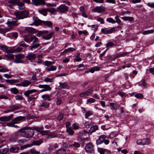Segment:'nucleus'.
<instances>
[{
  "label": "nucleus",
  "instance_id": "48",
  "mask_svg": "<svg viewBox=\"0 0 154 154\" xmlns=\"http://www.w3.org/2000/svg\"><path fill=\"white\" fill-rule=\"evenodd\" d=\"M44 88L45 91H50L52 89L50 85H45Z\"/></svg>",
  "mask_w": 154,
  "mask_h": 154
},
{
  "label": "nucleus",
  "instance_id": "2",
  "mask_svg": "<svg viewBox=\"0 0 154 154\" xmlns=\"http://www.w3.org/2000/svg\"><path fill=\"white\" fill-rule=\"evenodd\" d=\"M37 92V90L33 89L25 91L23 93V94L26 97H27V101L29 102L32 100H35L37 98V94H32L34 93Z\"/></svg>",
  "mask_w": 154,
  "mask_h": 154
},
{
  "label": "nucleus",
  "instance_id": "43",
  "mask_svg": "<svg viewBox=\"0 0 154 154\" xmlns=\"http://www.w3.org/2000/svg\"><path fill=\"white\" fill-rule=\"evenodd\" d=\"M19 1L20 0H9L8 3L12 5H16Z\"/></svg>",
  "mask_w": 154,
  "mask_h": 154
},
{
  "label": "nucleus",
  "instance_id": "14",
  "mask_svg": "<svg viewBox=\"0 0 154 154\" xmlns=\"http://www.w3.org/2000/svg\"><path fill=\"white\" fill-rule=\"evenodd\" d=\"M46 35H44L42 36L43 38L49 40L51 38L52 36L54 35V32L53 31L50 32L49 33L47 34Z\"/></svg>",
  "mask_w": 154,
  "mask_h": 154
},
{
  "label": "nucleus",
  "instance_id": "57",
  "mask_svg": "<svg viewBox=\"0 0 154 154\" xmlns=\"http://www.w3.org/2000/svg\"><path fill=\"white\" fill-rule=\"evenodd\" d=\"M92 115V113L90 111H87L85 112V118L86 119H87L89 116Z\"/></svg>",
  "mask_w": 154,
  "mask_h": 154
},
{
  "label": "nucleus",
  "instance_id": "37",
  "mask_svg": "<svg viewBox=\"0 0 154 154\" xmlns=\"http://www.w3.org/2000/svg\"><path fill=\"white\" fill-rule=\"evenodd\" d=\"M13 116L12 114L8 116H4L5 122H8L12 119Z\"/></svg>",
  "mask_w": 154,
  "mask_h": 154
},
{
  "label": "nucleus",
  "instance_id": "60",
  "mask_svg": "<svg viewBox=\"0 0 154 154\" xmlns=\"http://www.w3.org/2000/svg\"><path fill=\"white\" fill-rule=\"evenodd\" d=\"M114 45V44L112 42H108L106 44V47H109V48H112Z\"/></svg>",
  "mask_w": 154,
  "mask_h": 154
},
{
  "label": "nucleus",
  "instance_id": "17",
  "mask_svg": "<svg viewBox=\"0 0 154 154\" xmlns=\"http://www.w3.org/2000/svg\"><path fill=\"white\" fill-rule=\"evenodd\" d=\"M25 119V117L24 116H18L14 118L13 120L14 123L16 124L19 123L20 121Z\"/></svg>",
  "mask_w": 154,
  "mask_h": 154
},
{
  "label": "nucleus",
  "instance_id": "59",
  "mask_svg": "<svg viewBox=\"0 0 154 154\" xmlns=\"http://www.w3.org/2000/svg\"><path fill=\"white\" fill-rule=\"evenodd\" d=\"M72 129L74 130H76L79 128V126L77 123H74L72 125Z\"/></svg>",
  "mask_w": 154,
  "mask_h": 154
},
{
  "label": "nucleus",
  "instance_id": "21",
  "mask_svg": "<svg viewBox=\"0 0 154 154\" xmlns=\"http://www.w3.org/2000/svg\"><path fill=\"white\" fill-rule=\"evenodd\" d=\"M22 108V106L20 104H18L17 105H13L12 106H10L9 108H12L11 110L13 111H14L16 110H18Z\"/></svg>",
  "mask_w": 154,
  "mask_h": 154
},
{
  "label": "nucleus",
  "instance_id": "44",
  "mask_svg": "<svg viewBox=\"0 0 154 154\" xmlns=\"http://www.w3.org/2000/svg\"><path fill=\"white\" fill-rule=\"evenodd\" d=\"M97 150L100 154H104L106 149H103L101 148L98 147Z\"/></svg>",
  "mask_w": 154,
  "mask_h": 154
},
{
  "label": "nucleus",
  "instance_id": "53",
  "mask_svg": "<svg viewBox=\"0 0 154 154\" xmlns=\"http://www.w3.org/2000/svg\"><path fill=\"white\" fill-rule=\"evenodd\" d=\"M50 132V130H46V131H42V130L40 133L43 136V135H47V134H48Z\"/></svg>",
  "mask_w": 154,
  "mask_h": 154
},
{
  "label": "nucleus",
  "instance_id": "28",
  "mask_svg": "<svg viewBox=\"0 0 154 154\" xmlns=\"http://www.w3.org/2000/svg\"><path fill=\"white\" fill-rule=\"evenodd\" d=\"M22 86L26 87L28 86L31 83L28 80H24L22 82Z\"/></svg>",
  "mask_w": 154,
  "mask_h": 154
},
{
  "label": "nucleus",
  "instance_id": "25",
  "mask_svg": "<svg viewBox=\"0 0 154 154\" xmlns=\"http://www.w3.org/2000/svg\"><path fill=\"white\" fill-rule=\"evenodd\" d=\"M116 58L115 57L114 58L113 57L110 55L107 56L106 57H105V60L108 62L111 61L113 60H115Z\"/></svg>",
  "mask_w": 154,
  "mask_h": 154
},
{
  "label": "nucleus",
  "instance_id": "63",
  "mask_svg": "<svg viewBox=\"0 0 154 154\" xmlns=\"http://www.w3.org/2000/svg\"><path fill=\"white\" fill-rule=\"evenodd\" d=\"M93 90L92 89H90L85 91L86 93L88 94V96L92 94L93 92Z\"/></svg>",
  "mask_w": 154,
  "mask_h": 154
},
{
  "label": "nucleus",
  "instance_id": "46",
  "mask_svg": "<svg viewBox=\"0 0 154 154\" xmlns=\"http://www.w3.org/2000/svg\"><path fill=\"white\" fill-rule=\"evenodd\" d=\"M154 32V31L153 29L145 30L143 32L142 34L143 35H147L149 34L152 33Z\"/></svg>",
  "mask_w": 154,
  "mask_h": 154
},
{
  "label": "nucleus",
  "instance_id": "30",
  "mask_svg": "<svg viewBox=\"0 0 154 154\" xmlns=\"http://www.w3.org/2000/svg\"><path fill=\"white\" fill-rule=\"evenodd\" d=\"M55 153L56 154H66V150L63 149H59Z\"/></svg>",
  "mask_w": 154,
  "mask_h": 154
},
{
  "label": "nucleus",
  "instance_id": "5",
  "mask_svg": "<svg viewBox=\"0 0 154 154\" xmlns=\"http://www.w3.org/2000/svg\"><path fill=\"white\" fill-rule=\"evenodd\" d=\"M85 150L86 152L89 154H95L94 146L92 143H88L85 147Z\"/></svg>",
  "mask_w": 154,
  "mask_h": 154
},
{
  "label": "nucleus",
  "instance_id": "54",
  "mask_svg": "<svg viewBox=\"0 0 154 154\" xmlns=\"http://www.w3.org/2000/svg\"><path fill=\"white\" fill-rule=\"evenodd\" d=\"M5 57H7L9 59L12 60L14 59V55L12 54H8L5 55Z\"/></svg>",
  "mask_w": 154,
  "mask_h": 154
},
{
  "label": "nucleus",
  "instance_id": "13",
  "mask_svg": "<svg viewBox=\"0 0 154 154\" xmlns=\"http://www.w3.org/2000/svg\"><path fill=\"white\" fill-rule=\"evenodd\" d=\"M106 136L104 135H100L99 137V138L97 140L96 143L97 145L103 143L104 141V140L106 138Z\"/></svg>",
  "mask_w": 154,
  "mask_h": 154
},
{
  "label": "nucleus",
  "instance_id": "19",
  "mask_svg": "<svg viewBox=\"0 0 154 154\" xmlns=\"http://www.w3.org/2000/svg\"><path fill=\"white\" fill-rule=\"evenodd\" d=\"M42 22V25H44L45 26L50 27H52V23L50 21H43Z\"/></svg>",
  "mask_w": 154,
  "mask_h": 154
},
{
  "label": "nucleus",
  "instance_id": "34",
  "mask_svg": "<svg viewBox=\"0 0 154 154\" xmlns=\"http://www.w3.org/2000/svg\"><path fill=\"white\" fill-rule=\"evenodd\" d=\"M72 147L74 148L75 149L79 148L80 146V144L77 142H73L72 143Z\"/></svg>",
  "mask_w": 154,
  "mask_h": 154
},
{
  "label": "nucleus",
  "instance_id": "4",
  "mask_svg": "<svg viewBox=\"0 0 154 154\" xmlns=\"http://www.w3.org/2000/svg\"><path fill=\"white\" fill-rule=\"evenodd\" d=\"M98 127L97 125L94 126H91L90 127V129L89 130V132H88L85 130H84L83 131H81L79 133V136L81 137L82 136H85L86 134H91L92 133L95 132L96 131L98 130Z\"/></svg>",
  "mask_w": 154,
  "mask_h": 154
},
{
  "label": "nucleus",
  "instance_id": "38",
  "mask_svg": "<svg viewBox=\"0 0 154 154\" xmlns=\"http://www.w3.org/2000/svg\"><path fill=\"white\" fill-rule=\"evenodd\" d=\"M76 50L75 49L72 48H68L65 49L64 50V52H65V54L68 52H71L72 51H75Z\"/></svg>",
  "mask_w": 154,
  "mask_h": 154
},
{
  "label": "nucleus",
  "instance_id": "12",
  "mask_svg": "<svg viewBox=\"0 0 154 154\" xmlns=\"http://www.w3.org/2000/svg\"><path fill=\"white\" fill-rule=\"evenodd\" d=\"M24 31L26 33L29 34H33L36 32V30L32 27H26Z\"/></svg>",
  "mask_w": 154,
  "mask_h": 154
},
{
  "label": "nucleus",
  "instance_id": "1",
  "mask_svg": "<svg viewBox=\"0 0 154 154\" xmlns=\"http://www.w3.org/2000/svg\"><path fill=\"white\" fill-rule=\"evenodd\" d=\"M19 133H21L22 137L27 138H31L34 134V131L32 128L27 126L23 127L19 129L14 134L16 136H17V134Z\"/></svg>",
  "mask_w": 154,
  "mask_h": 154
},
{
  "label": "nucleus",
  "instance_id": "32",
  "mask_svg": "<svg viewBox=\"0 0 154 154\" xmlns=\"http://www.w3.org/2000/svg\"><path fill=\"white\" fill-rule=\"evenodd\" d=\"M57 69V67L56 66H54L51 65L49 68H46V70L47 72H49L50 71H55Z\"/></svg>",
  "mask_w": 154,
  "mask_h": 154
},
{
  "label": "nucleus",
  "instance_id": "35",
  "mask_svg": "<svg viewBox=\"0 0 154 154\" xmlns=\"http://www.w3.org/2000/svg\"><path fill=\"white\" fill-rule=\"evenodd\" d=\"M110 105L111 109H113L114 110L116 109L118 107H119V105H117L114 103H110Z\"/></svg>",
  "mask_w": 154,
  "mask_h": 154
},
{
  "label": "nucleus",
  "instance_id": "51",
  "mask_svg": "<svg viewBox=\"0 0 154 154\" xmlns=\"http://www.w3.org/2000/svg\"><path fill=\"white\" fill-rule=\"evenodd\" d=\"M106 21L112 23L113 24L116 23V21L111 18H108L106 19Z\"/></svg>",
  "mask_w": 154,
  "mask_h": 154
},
{
  "label": "nucleus",
  "instance_id": "36",
  "mask_svg": "<svg viewBox=\"0 0 154 154\" xmlns=\"http://www.w3.org/2000/svg\"><path fill=\"white\" fill-rule=\"evenodd\" d=\"M42 97L43 99L45 100L48 101H51V99L50 98L48 94H44L42 96Z\"/></svg>",
  "mask_w": 154,
  "mask_h": 154
},
{
  "label": "nucleus",
  "instance_id": "56",
  "mask_svg": "<svg viewBox=\"0 0 154 154\" xmlns=\"http://www.w3.org/2000/svg\"><path fill=\"white\" fill-rule=\"evenodd\" d=\"M56 104L58 105H59L62 103V100L61 99V97H58L57 98V100L56 101Z\"/></svg>",
  "mask_w": 154,
  "mask_h": 154
},
{
  "label": "nucleus",
  "instance_id": "7",
  "mask_svg": "<svg viewBox=\"0 0 154 154\" xmlns=\"http://www.w3.org/2000/svg\"><path fill=\"white\" fill-rule=\"evenodd\" d=\"M69 7L65 5H61L57 8L58 11L60 13H64L68 10Z\"/></svg>",
  "mask_w": 154,
  "mask_h": 154
},
{
  "label": "nucleus",
  "instance_id": "50",
  "mask_svg": "<svg viewBox=\"0 0 154 154\" xmlns=\"http://www.w3.org/2000/svg\"><path fill=\"white\" fill-rule=\"evenodd\" d=\"M30 41L31 42L33 41V42H34V43L38 42V38L34 36H32L30 38Z\"/></svg>",
  "mask_w": 154,
  "mask_h": 154
},
{
  "label": "nucleus",
  "instance_id": "31",
  "mask_svg": "<svg viewBox=\"0 0 154 154\" xmlns=\"http://www.w3.org/2000/svg\"><path fill=\"white\" fill-rule=\"evenodd\" d=\"M57 137V135L54 133H52L50 134H49L46 137L47 139H50L52 138L56 137Z\"/></svg>",
  "mask_w": 154,
  "mask_h": 154
},
{
  "label": "nucleus",
  "instance_id": "24",
  "mask_svg": "<svg viewBox=\"0 0 154 154\" xmlns=\"http://www.w3.org/2000/svg\"><path fill=\"white\" fill-rule=\"evenodd\" d=\"M143 145H149L151 143V140L149 138H146L142 139Z\"/></svg>",
  "mask_w": 154,
  "mask_h": 154
},
{
  "label": "nucleus",
  "instance_id": "62",
  "mask_svg": "<svg viewBox=\"0 0 154 154\" xmlns=\"http://www.w3.org/2000/svg\"><path fill=\"white\" fill-rule=\"evenodd\" d=\"M19 46L24 47L25 48H26L29 46V45H27L25 44L23 41H22L21 42L20 44L19 45Z\"/></svg>",
  "mask_w": 154,
  "mask_h": 154
},
{
  "label": "nucleus",
  "instance_id": "58",
  "mask_svg": "<svg viewBox=\"0 0 154 154\" xmlns=\"http://www.w3.org/2000/svg\"><path fill=\"white\" fill-rule=\"evenodd\" d=\"M95 101V100L93 98H90L87 99V100L86 103L87 104L89 103H93Z\"/></svg>",
  "mask_w": 154,
  "mask_h": 154
},
{
  "label": "nucleus",
  "instance_id": "55",
  "mask_svg": "<svg viewBox=\"0 0 154 154\" xmlns=\"http://www.w3.org/2000/svg\"><path fill=\"white\" fill-rule=\"evenodd\" d=\"M115 19L116 20V22H117L118 24L121 25V22L120 19H119V16H116L115 17Z\"/></svg>",
  "mask_w": 154,
  "mask_h": 154
},
{
  "label": "nucleus",
  "instance_id": "15",
  "mask_svg": "<svg viewBox=\"0 0 154 154\" xmlns=\"http://www.w3.org/2000/svg\"><path fill=\"white\" fill-rule=\"evenodd\" d=\"M33 19L34 20V23H35V25L36 26H38L39 25H42V20L39 19L37 17H33Z\"/></svg>",
  "mask_w": 154,
  "mask_h": 154
},
{
  "label": "nucleus",
  "instance_id": "27",
  "mask_svg": "<svg viewBox=\"0 0 154 154\" xmlns=\"http://www.w3.org/2000/svg\"><path fill=\"white\" fill-rule=\"evenodd\" d=\"M59 84L60 87L62 88L69 89V85L66 82H60Z\"/></svg>",
  "mask_w": 154,
  "mask_h": 154
},
{
  "label": "nucleus",
  "instance_id": "41",
  "mask_svg": "<svg viewBox=\"0 0 154 154\" xmlns=\"http://www.w3.org/2000/svg\"><path fill=\"white\" fill-rule=\"evenodd\" d=\"M84 125L87 129L90 128L91 126L92 125V123L89 122H86L84 123Z\"/></svg>",
  "mask_w": 154,
  "mask_h": 154
},
{
  "label": "nucleus",
  "instance_id": "29",
  "mask_svg": "<svg viewBox=\"0 0 154 154\" xmlns=\"http://www.w3.org/2000/svg\"><path fill=\"white\" fill-rule=\"evenodd\" d=\"M54 63V62L53 61H50L48 60H45V61L43 64L44 65L47 67H49Z\"/></svg>",
  "mask_w": 154,
  "mask_h": 154
},
{
  "label": "nucleus",
  "instance_id": "3",
  "mask_svg": "<svg viewBox=\"0 0 154 154\" xmlns=\"http://www.w3.org/2000/svg\"><path fill=\"white\" fill-rule=\"evenodd\" d=\"M29 13L26 10L17 11L15 13V14L17 20L23 19L27 18Z\"/></svg>",
  "mask_w": 154,
  "mask_h": 154
},
{
  "label": "nucleus",
  "instance_id": "42",
  "mask_svg": "<svg viewBox=\"0 0 154 154\" xmlns=\"http://www.w3.org/2000/svg\"><path fill=\"white\" fill-rule=\"evenodd\" d=\"M66 132L68 133L69 135H73L74 133V131L72 129V127H70L68 129H66Z\"/></svg>",
  "mask_w": 154,
  "mask_h": 154
},
{
  "label": "nucleus",
  "instance_id": "23",
  "mask_svg": "<svg viewBox=\"0 0 154 154\" xmlns=\"http://www.w3.org/2000/svg\"><path fill=\"white\" fill-rule=\"evenodd\" d=\"M19 149V148L18 146H11L10 149V151L11 152H17Z\"/></svg>",
  "mask_w": 154,
  "mask_h": 154
},
{
  "label": "nucleus",
  "instance_id": "64",
  "mask_svg": "<svg viewBox=\"0 0 154 154\" xmlns=\"http://www.w3.org/2000/svg\"><path fill=\"white\" fill-rule=\"evenodd\" d=\"M23 49V48L20 47H17L14 49V52H20Z\"/></svg>",
  "mask_w": 154,
  "mask_h": 154
},
{
  "label": "nucleus",
  "instance_id": "61",
  "mask_svg": "<svg viewBox=\"0 0 154 154\" xmlns=\"http://www.w3.org/2000/svg\"><path fill=\"white\" fill-rule=\"evenodd\" d=\"M6 124L9 127H12L13 126V125L15 124L14 123V122L13 121V120H12V121L11 122H6Z\"/></svg>",
  "mask_w": 154,
  "mask_h": 154
},
{
  "label": "nucleus",
  "instance_id": "18",
  "mask_svg": "<svg viewBox=\"0 0 154 154\" xmlns=\"http://www.w3.org/2000/svg\"><path fill=\"white\" fill-rule=\"evenodd\" d=\"M48 31L47 30L40 31H38L37 32L36 31V33H35L37 36L40 37L41 36H42L44 35V34H46L48 33Z\"/></svg>",
  "mask_w": 154,
  "mask_h": 154
},
{
  "label": "nucleus",
  "instance_id": "6",
  "mask_svg": "<svg viewBox=\"0 0 154 154\" xmlns=\"http://www.w3.org/2000/svg\"><path fill=\"white\" fill-rule=\"evenodd\" d=\"M43 142V140H35L32 142L30 144H27L23 146V148L24 149L28 148L32 146H38L41 144Z\"/></svg>",
  "mask_w": 154,
  "mask_h": 154
},
{
  "label": "nucleus",
  "instance_id": "52",
  "mask_svg": "<svg viewBox=\"0 0 154 154\" xmlns=\"http://www.w3.org/2000/svg\"><path fill=\"white\" fill-rule=\"evenodd\" d=\"M134 96L137 99H142L143 97V95L140 93L136 94L134 95Z\"/></svg>",
  "mask_w": 154,
  "mask_h": 154
},
{
  "label": "nucleus",
  "instance_id": "8",
  "mask_svg": "<svg viewBox=\"0 0 154 154\" xmlns=\"http://www.w3.org/2000/svg\"><path fill=\"white\" fill-rule=\"evenodd\" d=\"M16 59L14 60V62L18 63H23V62L21 60V59H23L24 57V55L20 54H19L16 55L15 56Z\"/></svg>",
  "mask_w": 154,
  "mask_h": 154
},
{
  "label": "nucleus",
  "instance_id": "20",
  "mask_svg": "<svg viewBox=\"0 0 154 154\" xmlns=\"http://www.w3.org/2000/svg\"><path fill=\"white\" fill-rule=\"evenodd\" d=\"M18 21L17 20H14L12 21H8L7 22L8 24L13 26H17L19 24V23H17Z\"/></svg>",
  "mask_w": 154,
  "mask_h": 154
},
{
  "label": "nucleus",
  "instance_id": "40",
  "mask_svg": "<svg viewBox=\"0 0 154 154\" xmlns=\"http://www.w3.org/2000/svg\"><path fill=\"white\" fill-rule=\"evenodd\" d=\"M11 92L15 94H17L19 93V91L16 88H12L11 89Z\"/></svg>",
  "mask_w": 154,
  "mask_h": 154
},
{
  "label": "nucleus",
  "instance_id": "11",
  "mask_svg": "<svg viewBox=\"0 0 154 154\" xmlns=\"http://www.w3.org/2000/svg\"><path fill=\"white\" fill-rule=\"evenodd\" d=\"M105 10L104 7L102 6H97L92 10V11L94 12L100 13L102 12Z\"/></svg>",
  "mask_w": 154,
  "mask_h": 154
},
{
  "label": "nucleus",
  "instance_id": "26",
  "mask_svg": "<svg viewBox=\"0 0 154 154\" xmlns=\"http://www.w3.org/2000/svg\"><path fill=\"white\" fill-rule=\"evenodd\" d=\"M5 81L6 82L9 83L11 84H13L14 83H16L20 82L19 80L18 79H6L5 80Z\"/></svg>",
  "mask_w": 154,
  "mask_h": 154
},
{
  "label": "nucleus",
  "instance_id": "33",
  "mask_svg": "<svg viewBox=\"0 0 154 154\" xmlns=\"http://www.w3.org/2000/svg\"><path fill=\"white\" fill-rule=\"evenodd\" d=\"M15 98L16 100H24V98L22 96V95L20 94H17L15 96Z\"/></svg>",
  "mask_w": 154,
  "mask_h": 154
},
{
  "label": "nucleus",
  "instance_id": "39",
  "mask_svg": "<svg viewBox=\"0 0 154 154\" xmlns=\"http://www.w3.org/2000/svg\"><path fill=\"white\" fill-rule=\"evenodd\" d=\"M32 128L33 130H34L40 133L41 131L43 129V127H38L34 126L32 127Z\"/></svg>",
  "mask_w": 154,
  "mask_h": 154
},
{
  "label": "nucleus",
  "instance_id": "16",
  "mask_svg": "<svg viewBox=\"0 0 154 154\" xmlns=\"http://www.w3.org/2000/svg\"><path fill=\"white\" fill-rule=\"evenodd\" d=\"M40 44L32 42L31 44V45L29 47V48L32 51H33L35 49L37 48L38 47L40 46Z\"/></svg>",
  "mask_w": 154,
  "mask_h": 154
},
{
  "label": "nucleus",
  "instance_id": "49",
  "mask_svg": "<svg viewBox=\"0 0 154 154\" xmlns=\"http://www.w3.org/2000/svg\"><path fill=\"white\" fill-rule=\"evenodd\" d=\"M64 114L62 113H59V115L58 116L57 119L59 121H60L62 120L63 118Z\"/></svg>",
  "mask_w": 154,
  "mask_h": 154
},
{
  "label": "nucleus",
  "instance_id": "10",
  "mask_svg": "<svg viewBox=\"0 0 154 154\" xmlns=\"http://www.w3.org/2000/svg\"><path fill=\"white\" fill-rule=\"evenodd\" d=\"M36 57V54L30 52L29 53L28 55L26 57V58L31 61L32 62H33V61L35 60Z\"/></svg>",
  "mask_w": 154,
  "mask_h": 154
},
{
  "label": "nucleus",
  "instance_id": "9",
  "mask_svg": "<svg viewBox=\"0 0 154 154\" xmlns=\"http://www.w3.org/2000/svg\"><path fill=\"white\" fill-rule=\"evenodd\" d=\"M107 29L106 28L104 29L102 28L101 29V32L104 34H106L114 32L116 31L115 27H112L110 29L108 30H106Z\"/></svg>",
  "mask_w": 154,
  "mask_h": 154
},
{
  "label": "nucleus",
  "instance_id": "45",
  "mask_svg": "<svg viewBox=\"0 0 154 154\" xmlns=\"http://www.w3.org/2000/svg\"><path fill=\"white\" fill-rule=\"evenodd\" d=\"M46 10L47 12H50L51 14H54L56 12V10L54 8H51L50 9L47 8Z\"/></svg>",
  "mask_w": 154,
  "mask_h": 154
},
{
  "label": "nucleus",
  "instance_id": "22",
  "mask_svg": "<svg viewBox=\"0 0 154 154\" xmlns=\"http://www.w3.org/2000/svg\"><path fill=\"white\" fill-rule=\"evenodd\" d=\"M49 102L45 101L43 102L42 104L40 106V109H42L43 107L45 108H48L49 107Z\"/></svg>",
  "mask_w": 154,
  "mask_h": 154
},
{
  "label": "nucleus",
  "instance_id": "47",
  "mask_svg": "<svg viewBox=\"0 0 154 154\" xmlns=\"http://www.w3.org/2000/svg\"><path fill=\"white\" fill-rule=\"evenodd\" d=\"M39 12L41 14H43L44 16H46L47 14V11L46 9H44L42 10H38Z\"/></svg>",
  "mask_w": 154,
  "mask_h": 154
}]
</instances>
